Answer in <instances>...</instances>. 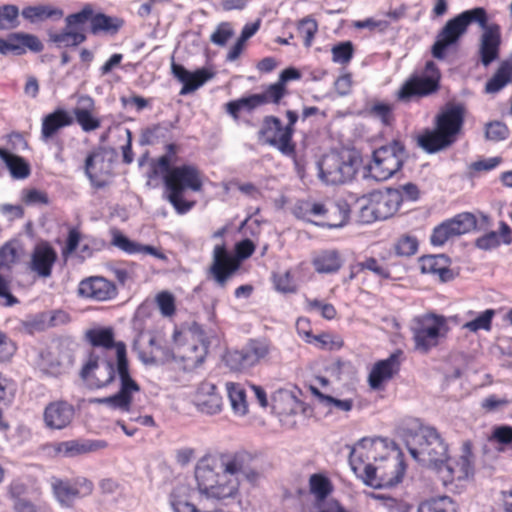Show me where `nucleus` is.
<instances>
[{"label": "nucleus", "mask_w": 512, "mask_h": 512, "mask_svg": "<svg viewBox=\"0 0 512 512\" xmlns=\"http://www.w3.org/2000/svg\"><path fill=\"white\" fill-rule=\"evenodd\" d=\"M472 23H477L483 29L479 45L481 63L487 67L497 60L502 42L501 27L497 23L488 24L487 11L483 7L465 10L449 19L437 33L431 47L432 56L438 60L445 59L449 50L458 48Z\"/></svg>", "instance_id": "obj_1"}, {"label": "nucleus", "mask_w": 512, "mask_h": 512, "mask_svg": "<svg viewBox=\"0 0 512 512\" xmlns=\"http://www.w3.org/2000/svg\"><path fill=\"white\" fill-rule=\"evenodd\" d=\"M180 147L175 143L165 146V154L151 159L147 177L162 178L166 198L177 214L188 213L196 204L184 198L187 191L200 192L203 189V176L197 165L184 163L174 165Z\"/></svg>", "instance_id": "obj_2"}, {"label": "nucleus", "mask_w": 512, "mask_h": 512, "mask_svg": "<svg viewBox=\"0 0 512 512\" xmlns=\"http://www.w3.org/2000/svg\"><path fill=\"white\" fill-rule=\"evenodd\" d=\"M85 340L92 350H97L101 356L116 359L120 388L117 393L100 399L99 402L129 412L133 394L140 391V386L130 374L126 344L123 341H116L112 327L91 328L85 332Z\"/></svg>", "instance_id": "obj_3"}, {"label": "nucleus", "mask_w": 512, "mask_h": 512, "mask_svg": "<svg viewBox=\"0 0 512 512\" xmlns=\"http://www.w3.org/2000/svg\"><path fill=\"white\" fill-rule=\"evenodd\" d=\"M87 23H90V32L93 35L100 33L115 35L123 27L124 20L95 12L92 4L87 3L80 11L66 16L65 28L60 32L51 33L50 41L59 47H76L87 39L85 29Z\"/></svg>", "instance_id": "obj_4"}, {"label": "nucleus", "mask_w": 512, "mask_h": 512, "mask_svg": "<svg viewBox=\"0 0 512 512\" xmlns=\"http://www.w3.org/2000/svg\"><path fill=\"white\" fill-rule=\"evenodd\" d=\"M371 460H376V450L371 443L356 446L349 456L352 471L365 485L380 489L402 481L405 474L403 461H385L382 465L374 466Z\"/></svg>", "instance_id": "obj_5"}, {"label": "nucleus", "mask_w": 512, "mask_h": 512, "mask_svg": "<svg viewBox=\"0 0 512 512\" xmlns=\"http://www.w3.org/2000/svg\"><path fill=\"white\" fill-rule=\"evenodd\" d=\"M195 478L200 493L208 498L224 500L234 498L239 493V477L221 471L220 467L206 456H203L196 465Z\"/></svg>", "instance_id": "obj_6"}, {"label": "nucleus", "mask_w": 512, "mask_h": 512, "mask_svg": "<svg viewBox=\"0 0 512 512\" xmlns=\"http://www.w3.org/2000/svg\"><path fill=\"white\" fill-rule=\"evenodd\" d=\"M172 357L182 363L184 370L199 367L208 354L206 333L197 323L173 334Z\"/></svg>", "instance_id": "obj_7"}, {"label": "nucleus", "mask_w": 512, "mask_h": 512, "mask_svg": "<svg viewBox=\"0 0 512 512\" xmlns=\"http://www.w3.org/2000/svg\"><path fill=\"white\" fill-rule=\"evenodd\" d=\"M205 456L214 461L221 471L230 476L238 477L241 474L251 483L257 482L264 471L271 467V464L260 453L244 449Z\"/></svg>", "instance_id": "obj_8"}, {"label": "nucleus", "mask_w": 512, "mask_h": 512, "mask_svg": "<svg viewBox=\"0 0 512 512\" xmlns=\"http://www.w3.org/2000/svg\"><path fill=\"white\" fill-rule=\"evenodd\" d=\"M449 330L444 315L430 312L415 317L411 326L414 349L427 354L447 337Z\"/></svg>", "instance_id": "obj_9"}, {"label": "nucleus", "mask_w": 512, "mask_h": 512, "mask_svg": "<svg viewBox=\"0 0 512 512\" xmlns=\"http://www.w3.org/2000/svg\"><path fill=\"white\" fill-rule=\"evenodd\" d=\"M441 73L433 61H427L424 73L411 74L396 92L397 100L408 103L436 94L441 87Z\"/></svg>", "instance_id": "obj_10"}, {"label": "nucleus", "mask_w": 512, "mask_h": 512, "mask_svg": "<svg viewBox=\"0 0 512 512\" xmlns=\"http://www.w3.org/2000/svg\"><path fill=\"white\" fill-rule=\"evenodd\" d=\"M408 450L415 460L427 466L447 460L448 455V445L437 429L429 426L420 429Z\"/></svg>", "instance_id": "obj_11"}, {"label": "nucleus", "mask_w": 512, "mask_h": 512, "mask_svg": "<svg viewBox=\"0 0 512 512\" xmlns=\"http://www.w3.org/2000/svg\"><path fill=\"white\" fill-rule=\"evenodd\" d=\"M273 348L267 338H250L241 348L227 351L224 360L231 370L243 372L267 360Z\"/></svg>", "instance_id": "obj_12"}, {"label": "nucleus", "mask_w": 512, "mask_h": 512, "mask_svg": "<svg viewBox=\"0 0 512 512\" xmlns=\"http://www.w3.org/2000/svg\"><path fill=\"white\" fill-rule=\"evenodd\" d=\"M405 146L400 140L374 150L368 165L370 176L376 181H385L401 170L404 162Z\"/></svg>", "instance_id": "obj_13"}, {"label": "nucleus", "mask_w": 512, "mask_h": 512, "mask_svg": "<svg viewBox=\"0 0 512 512\" xmlns=\"http://www.w3.org/2000/svg\"><path fill=\"white\" fill-rule=\"evenodd\" d=\"M402 202L403 196L398 189L373 191L368 196L367 204L361 208V220L366 223L386 220L398 212Z\"/></svg>", "instance_id": "obj_14"}, {"label": "nucleus", "mask_w": 512, "mask_h": 512, "mask_svg": "<svg viewBox=\"0 0 512 512\" xmlns=\"http://www.w3.org/2000/svg\"><path fill=\"white\" fill-rule=\"evenodd\" d=\"M257 138L261 144L276 148L284 156H296V143L290 130L285 128L281 120L274 115L263 118Z\"/></svg>", "instance_id": "obj_15"}, {"label": "nucleus", "mask_w": 512, "mask_h": 512, "mask_svg": "<svg viewBox=\"0 0 512 512\" xmlns=\"http://www.w3.org/2000/svg\"><path fill=\"white\" fill-rule=\"evenodd\" d=\"M117 373L115 357H103L97 350H91L80 370V377L93 388L111 384Z\"/></svg>", "instance_id": "obj_16"}, {"label": "nucleus", "mask_w": 512, "mask_h": 512, "mask_svg": "<svg viewBox=\"0 0 512 512\" xmlns=\"http://www.w3.org/2000/svg\"><path fill=\"white\" fill-rule=\"evenodd\" d=\"M356 159L343 157L338 153L324 155L319 162V175L327 184H343L356 174Z\"/></svg>", "instance_id": "obj_17"}, {"label": "nucleus", "mask_w": 512, "mask_h": 512, "mask_svg": "<svg viewBox=\"0 0 512 512\" xmlns=\"http://www.w3.org/2000/svg\"><path fill=\"white\" fill-rule=\"evenodd\" d=\"M50 484L54 497L66 507L72 506L77 498L91 495L94 489L93 482L86 477H76L73 480L52 477Z\"/></svg>", "instance_id": "obj_18"}, {"label": "nucleus", "mask_w": 512, "mask_h": 512, "mask_svg": "<svg viewBox=\"0 0 512 512\" xmlns=\"http://www.w3.org/2000/svg\"><path fill=\"white\" fill-rule=\"evenodd\" d=\"M475 229H477L476 216L471 212H462L436 226L431 235V242L434 245H443L450 238Z\"/></svg>", "instance_id": "obj_19"}, {"label": "nucleus", "mask_w": 512, "mask_h": 512, "mask_svg": "<svg viewBox=\"0 0 512 512\" xmlns=\"http://www.w3.org/2000/svg\"><path fill=\"white\" fill-rule=\"evenodd\" d=\"M404 360L403 350L396 349L388 358L376 361L368 375L370 388L373 390H383L386 383L399 374Z\"/></svg>", "instance_id": "obj_20"}, {"label": "nucleus", "mask_w": 512, "mask_h": 512, "mask_svg": "<svg viewBox=\"0 0 512 512\" xmlns=\"http://www.w3.org/2000/svg\"><path fill=\"white\" fill-rule=\"evenodd\" d=\"M465 120V108L460 104L446 105L434 119V127L454 144Z\"/></svg>", "instance_id": "obj_21"}, {"label": "nucleus", "mask_w": 512, "mask_h": 512, "mask_svg": "<svg viewBox=\"0 0 512 512\" xmlns=\"http://www.w3.org/2000/svg\"><path fill=\"white\" fill-rule=\"evenodd\" d=\"M241 265L227 251L226 246L216 245L209 274L219 287H226L228 281L237 273Z\"/></svg>", "instance_id": "obj_22"}, {"label": "nucleus", "mask_w": 512, "mask_h": 512, "mask_svg": "<svg viewBox=\"0 0 512 512\" xmlns=\"http://www.w3.org/2000/svg\"><path fill=\"white\" fill-rule=\"evenodd\" d=\"M118 294L115 283L102 276H90L80 281L78 295L92 301L104 302Z\"/></svg>", "instance_id": "obj_23"}, {"label": "nucleus", "mask_w": 512, "mask_h": 512, "mask_svg": "<svg viewBox=\"0 0 512 512\" xmlns=\"http://www.w3.org/2000/svg\"><path fill=\"white\" fill-rule=\"evenodd\" d=\"M366 272L372 273L381 280L392 279L391 266L385 256H365L361 261L350 264L349 274L344 278L343 282H352Z\"/></svg>", "instance_id": "obj_24"}, {"label": "nucleus", "mask_w": 512, "mask_h": 512, "mask_svg": "<svg viewBox=\"0 0 512 512\" xmlns=\"http://www.w3.org/2000/svg\"><path fill=\"white\" fill-rule=\"evenodd\" d=\"M84 172L91 186L95 189H102L110 184L112 173L110 167L105 164L101 148L94 149L88 153L85 159Z\"/></svg>", "instance_id": "obj_25"}, {"label": "nucleus", "mask_w": 512, "mask_h": 512, "mask_svg": "<svg viewBox=\"0 0 512 512\" xmlns=\"http://www.w3.org/2000/svg\"><path fill=\"white\" fill-rule=\"evenodd\" d=\"M75 416L74 406L66 400L49 402L43 411V422L46 428L51 430H63L73 421Z\"/></svg>", "instance_id": "obj_26"}, {"label": "nucleus", "mask_w": 512, "mask_h": 512, "mask_svg": "<svg viewBox=\"0 0 512 512\" xmlns=\"http://www.w3.org/2000/svg\"><path fill=\"white\" fill-rule=\"evenodd\" d=\"M108 443L105 440L71 439L53 444V451L57 456L74 458L105 449Z\"/></svg>", "instance_id": "obj_27"}, {"label": "nucleus", "mask_w": 512, "mask_h": 512, "mask_svg": "<svg viewBox=\"0 0 512 512\" xmlns=\"http://www.w3.org/2000/svg\"><path fill=\"white\" fill-rule=\"evenodd\" d=\"M171 73L182 84L179 92L181 96L195 92L213 77V73L206 68L190 72L183 65L174 61L171 63Z\"/></svg>", "instance_id": "obj_28"}, {"label": "nucleus", "mask_w": 512, "mask_h": 512, "mask_svg": "<svg viewBox=\"0 0 512 512\" xmlns=\"http://www.w3.org/2000/svg\"><path fill=\"white\" fill-rule=\"evenodd\" d=\"M195 406L197 410L206 415H216L223 410V398L218 388L211 382L200 383L195 393Z\"/></svg>", "instance_id": "obj_29"}, {"label": "nucleus", "mask_w": 512, "mask_h": 512, "mask_svg": "<svg viewBox=\"0 0 512 512\" xmlns=\"http://www.w3.org/2000/svg\"><path fill=\"white\" fill-rule=\"evenodd\" d=\"M57 258V252L53 246L47 241H42L32 251L29 268L39 277L48 278L52 274Z\"/></svg>", "instance_id": "obj_30"}, {"label": "nucleus", "mask_w": 512, "mask_h": 512, "mask_svg": "<svg viewBox=\"0 0 512 512\" xmlns=\"http://www.w3.org/2000/svg\"><path fill=\"white\" fill-rule=\"evenodd\" d=\"M272 103L268 94L264 90L262 93L250 94L235 100L227 102L224 106L226 113L233 118L234 121H240L242 114H251L257 108Z\"/></svg>", "instance_id": "obj_31"}, {"label": "nucleus", "mask_w": 512, "mask_h": 512, "mask_svg": "<svg viewBox=\"0 0 512 512\" xmlns=\"http://www.w3.org/2000/svg\"><path fill=\"white\" fill-rule=\"evenodd\" d=\"M73 115L84 132H92L101 127V119L95 114V101L88 95L78 98Z\"/></svg>", "instance_id": "obj_32"}, {"label": "nucleus", "mask_w": 512, "mask_h": 512, "mask_svg": "<svg viewBox=\"0 0 512 512\" xmlns=\"http://www.w3.org/2000/svg\"><path fill=\"white\" fill-rule=\"evenodd\" d=\"M311 264L318 274H336L344 264V258L337 249H323L316 252Z\"/></svg>", "instance_id": "obj_33"}, {"label": "nucleus", "mask_w": 512, "mask_h": 512, "mask_svg": "<svg viewBox=\"0 0 512 512\" xmlns=\"http://www.w3.org/2000/svg\"><path fill=\"white\" fill-rule=\"evenodd\" d=\"M73 124V118L63 108L55 109L53 112L45 115L41 123V139L48 141L54 138L61 129Z\"/></svg>", "instance_id": "obj_34"}, {"label": "nucleus", "mask_w": 512, "mask_h": 512, "mask_svg": "<svg viewBox=\"0 0 512 512\" xmlns=\"http://www.w3.org/2000/svg\"><path fill=\"white\" fill-rule=\"evenodd\" d=\"M420 270L423 274L438 276L442 282L454 278L450 269V259L445 255H425L419 259Z\"/></svg>", "instance_id": "obj_35"}, {"label": "nucleus", "mask_w": 512, "mask_h": 512, "mask_svg": "<svg viewBox=\"0 0 512 512\" xmlns=\"http://www.w3.org/2000/svg\"><path fill=\"white\" fill-rule=\"evenodd\" d=\"M473 444L470 440H466L461 446V455L458 459H450L448 462L454 473L456 481L466 480L474 474V455L472 452Z\"/></svg>", "instance_id": "obj_36"}, {"label": "nucleus", "mask_w": 512, "mask_h": 512, "mask_svg": "<svg viewBox=\"0 0 512 512\" xmlns=\"http://www.w3.org/2000/svg\"><path fill=\"white\" fill-rule=\"evenodd\" d=\"M350 205L344 199H338L330 202L325 207L323 224L330 228L344 226L350 218Z\"/></svg>", "instance_id": "obj_37"}, {"label": "nucleus", "mask_w": 512, "mask_h": 512, "mask_svg": "<svg viewBox=\"0 0 512 512\" xmlns=\"http://www.w3.org/2000/svg\"><path fill=\"white\" fill-rule=\"evenodd\" d=\"M512 243V229L510 226L502 221L499 226V231H490L480 237H478L475 241V245L477 248L481 250H491L499 247L501 244H511Z\"/></svg>", "instance_id": "obj_38"}, {"label": "nucleus", "mask_w": 512, "mask_h": 512, "mask_svg": "<svg viewBox=\"0 0 512 512\" xmlns=\"http://www.w3.org/2000/svg\"><path fill=\"white\" fill-rule=\"evenodd\" d=\"M301 78L299 70L293 67L284 69L275 83L268 85L264 90L272 100L273 104H279L280 101L288 94L287 82L298 80Z\"/></svg>", "instance_id": "obj_39"}, {"label": "nucleus", "mask_w": 512, "mask_h": 512, "mask_svg": "<svg viewBox=\"0 0 512 512\" xmlns=\"http://www.w3.org/2000/svg\"><path fill=\"white\" fill-rule=\"evenodd\" d=\"M8 38L13 55H23L27 50L39 53L44 49L41 40L33 34L17 32L9 34Z\"/></svg>", "instance_id": "obj_40"}, {"label": "nucleus", "mask_w": 512, "mask_h": 512, "mask_svg": "<svg viewBox=\"0 0 512 512\" xmlns=\"http://www.w3.org/2000/svg\"><path fill=\"white\" fill-rule=\"evenodd\" d=\"M417 144L425 152L434 154L450 147L453 143L434 127L423 130L417 137Z\"/></svg>", "instance_id": "obj_41"}, {"label": "nucleus", "mask_w": 512, "mask_h": 512, "mask_svg": "<svg viewBox=\"0 0 512 512\" xmlns=\"http://www.w3.org/2000/svg\"><path fill=\"white\" fill-rule=\"evenodd\" d=\"M512 82V58L500 62L493 76L485 84L486 93H497Z\"/></svg>", "instance_id": "obj_42"}, {"label": "nucleus", "mask_w": 512, "mask_h": 512, "mask_svg": "<svg viewBox=\"0 0 512 512\" xmlns=\"http://www.w3.org/2000/svg\"><path fill=\"white\" fill-rule=\"evenodd\" d=\"M309 492L314 496L317 503L324 502L334 491L332 481L323 473H314L310 475Z\"/></svg>", "instance_id": "obj_43"}, {"label": "nucleus", "mask_w": 512, "mask_h": 512, "mask_svg": "<svg viewBox=\"0 0 512 512\" xmlns=\"http://www.w3.org/2000/svg\"><path fill=\"white\" fill-rule=\"evenodd\" d=\"M22 15L24 18L35 22L44 21L47 19L59 20L63 17L64 12L61 8L51 5H38L29 6L23 9Z\"/></svg>", "instance_id": "obj_44"}, {"label": "nucleus", "mask_w": 512, "mask_h": 512, "mask_svg": "<svg viewBox=\"0 0 512 512\" xmlns=\"http://www.w3.org/2000/svg\"><path fill=\"white\" fill-rule=\"evenodd\" d=\"M226 390L234 414L244 416L248 412L246 392L239 383L227 382Z\"/></svg>", "instance_id": "obj_45"}, {"label": "nucleus", "mask_w": 512, "mask_h": 512, "mask_svg": "<svg viewBox=\"0 0 512 512\" xmlns=\"http://www.w3.org/2000/svg\"><path fill=\"white\" fill-rule=\"evenodd\" d=\"M495 314L496 312L494 309H487L478 315H476L474 311L469 310L466 315L468 317H472V319L464 323L462 329L474 333L480 330L490 331Z\"/></svg>", "instance_id": "obj_46"}, {"label": "nucleus", "mask_w": 512, "mask_h": 512, "mask_svg": "<svg viewBox=\"0 0 512 512\" xmlns=\"http://www.w3.org/2000/svg\"><path fill=\"white\" fill-rule=\"evenodd\" d=\"M0 158L5 162L11 175L16 179H25L30 175V166L24 158L0 148Z\"/></svg>", "instance_id": "obj_47"}, {"label": "nucleus", "mask_w": 512, "mask_h": 512, "mask_svg": "<svg viewBox=\"0 0 512 512\" xmlns=\"http://www.w3.org/2000/svg\"><path fill=\"white\" fill-rule=\"evenodd\" d=\"M326 204L312 200H301L294 207V215L302 220L324 219Z\"/></svg>", "instance_id": "obj_48"}, {"label": "nucleus", "mask_w": 512, "mask_h": 512, "mask_svg": "<svg viewBox=\"0 0 512 512\" xmlns=\"http://www.w3.org/2000/svg\"><path fill=\"white\" fill-rule=\"evenodd\" d=\"M417 512H458V507L449 496H439L422 501Z\"/></svg>", "instance_id": "obj_49"}, {"label": "nucleus", "mask_w": 512, "mask_h": 512, "mask_svg": "<svg viewBox=\"0 0 512 512\" xmlns=\"http://www.w3.org/2000/svg\"><path fill=\"white\" fill-rule=\"evenodd\" d=\"M312 340L313 342L310 343L311 345L325 351L340 350L344 346L343 338L330 331L321 332L320 334L315 335Z\"/></svg>", "instance_id": "obj_50"}, {"label": "nucleus", "mask_w": 512, "mask_h": 512, "mask_svg": "<svg viewBox=\"0 0 512 512\" xmlns=\"http://www.w3.org/2000/svg\"><path fill=\"white\" fill-rule=\"evenodd\" d=\"M367 112L369 116L379 119L385 126H391L395 121L394 107L390 103L374 101Z\"/></svg>", "instance_id": "obj_51"}, {"label": "nucleus", "mask_w": 512, "mask_h": 512, "mask_svg": "<svg viewBox=\"0 0 512 512\" xmlns=\"http://www.w3.org/2000/svg\"><path fill=\"white\" fill-rule=\"evenodd\" d=\"M304 308L307 312H319L326 320H333L337 315L335 306L316 298L305 297Z\"/></svg>", "instance_id": "obj_52"}, {"label": "nucleus", "mask_w": 512, "mask_h": 512, "mask_svg": "<svg viewBox=\"0 0 512 512\" xmlns=\"http://www.w3.org/2000/svg\"><path fill=\"white\" fill-rule=\"evenodd\" d=\"M419 242L418 239L410 234H403L397 238L393 245L396 255L401 257H410L417 253Z\"/></svg>", "instance_id": "obj_53"}, {"label": "nucleus", "mask_w": 512, "mask_h": 512, "mask_svg": "<svg viewBox=\"0 0 512 512\" xmlns=\"http://www.w3.org/2000/svg\"><path fill=\"white\" fill-rule=\"evenodd\" d=\"M354 45L351 41L335 44L331 48L332 61L341 65H348L354 56Z\"/></svg>", "instance_id": "obj_54"}, {"label": "nucleus", "mask_w": 512, "mask_h": 512, "mask_svg": "<svg viewBox=\"0 0 512 512\" xmlns=\"http://www.w3.org/2000/svg\"><path fill=\"white\" fill-rule=\"evenodd\" d=\"M297 30L303 38L304 46L309 48L311 47L314 37L318 32V23L311 16H307L298 22Z\"/></svg>", "instance_id": "obj_55"}, {"label": "nucleus", "mask_w": 512, "mask_h": 512, "mask_svg": "<svg viewBox=\"0 0 512 512\" xmlns=\"http://www.w3.org/2000/svg\"><path fill=\"white\" fill-rule=\"evenodd\" d=\"M155 303L163 317L171 318L176 314V300L169 291H161L155 296Z\"/></svg>", "instance_id": "obj_56"}, {"label": "nucleus", "mask_w": 512, "mask_h": 512, "mask_svg": "<svg viewBox=\"0 0 512 512\" xmlns=\"http://www.w3.org/2000/svg\"><path fill=\"white\" fill-rule=\"evenodd\" d=\"M273 407L281 415H291L296 412L297 399L291 394L280 393L278 397L274 399Z\"/></svg>", "instance_id": "obj_57"}, {"label": "nucleus", "mask_w": 512, "mask_h": 512, "mask_svg": "<svg viewBox=\"0 0 512 512\" xmlns=\"http://www.w3.org/2000/svg\"><path fill=\"white\" fill-rule=\"evenodd\" d=\"M19 9L15 5L0 7V29H12L18 25Z\"/></svg>", "instance_id": "obj_58"}, {"label": "nucleus", "mask_w": 512, "mask_h": 512, "mask_svg": "<svg viewBox=\"0 0 512 512\" xmlns=\"http://www.w3.org/2000/svg\"><path fill=\"white\" fill-rule=\"evenodd\" d=\"M313 393L317 398L320 400V402L324 403L327 406H332L340 411L348 412L353 407V400L352 399H344L340 400L337 398H334L330 395H326L322 392H320L318 389L313 388Z\"/></svg>", "instance_id": "obj_59"}, {"label": "nucleus", "mask_w": 512, "mask_h": 512, "mask_svg": "<svg viewBox=\"0 0 512 512\" xmlns=\"http://www.w3.org/2000/svg\"><path fill=\"white\" fill-rule=\"evenodd\" d=\"M15 397V383L4 373L0 372V404L8 406Z\"/></svg>", "instance_id": "obj_60"}, {"label": "nucleus", "mask_w": 512, "mask_h": 512, "mask_svg": "<svg viewBox=\"0 0 512 512\" xmlns=\"http://www.w3.org/2000/svg\"><path fill=\"white\" fill-rule=\"evenodd\" d=\"M273 283L276 290L282 293H294L297 290V286L294 282V278L289 271L284 273L274 274Z\"/></svg>", "instance_id": "obj_61"}, {"label": "nucleus", "mask_w": 512, "mask_h": 512, "mask_svg": "<svg viewBox=\"0 0 512 512\" xmlns=\"http://www.w3.org/2000/svg\"><path fill=\"white\" fill-rule=\"evenodd\" d=\"M256 246L250 239H244L237 242L234 247V254L232 257L241 265L243 260L248 259L255 252Z\"/></svg>", "instance_id": "obj_62"}, {"label": "nucleus", "mask_w": 512, "mask_h": 512, "mask_svg": "<svg viewBox=\"0 0 512 512\" xmlns=\"http://www.w3.org/2000/svg\"><path fill=\"white\" fill-rule=\"evenodd\" d=\"M15 342L3 331L0 330V362H8L16 353Z\"/></svg>", "instance_id": "obj_63"}, {"label": "nucleus", "mask_w": 512, "mask_h": 512, "mask_svg": "<svg viewBox=\"0 0 512 512\" xmlns=\"http://www.w3.org/2000/svg\"><path fill=\"white\" fill-rule=\"evenodd\" d=\"M490 439L502 445L512 444V426H495L492 430V435Z\"/></svg>", "instance_id": "obj_64"}]
</instances>
